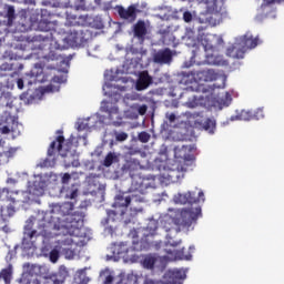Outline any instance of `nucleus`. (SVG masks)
Segmentation results:
<instances>
[{
  "label": "nucleus",
  "instance_id": "obj_62",
  "mask_svg": "<svg viewBox=\"0 0 284 284\" xmlns=\"http://www.w3.org/2000/svg\"><path fill=\"white\" fill-rule=\"evenodd\" d=\"M54 48H55V50H60V49H61V47H59V45H58V47H54Z\"/></svg>",
  "mask_w": 284,
  "mask_h": 284
},
{
  "label": "nucleus",
  "instance_id": "obj_38",
  "mask_svg": "<svg viewBox=\"0 0 284 284\" xmlns=\"http://www.w3.org/2000/svg\"><path fill=\"white\" fill-rule=\"evenodd\" d=\"M3 194L7 195V200L11 201V203H19V201H21V200H16L14 197H12V195H9L10 191L8 189L2 190V192L0 193V199L3 197Z\"/></svg>",
  "mask_w": 284,
  "mask_h": 284
},
{
  "label": "nucleus",
  "instance_id": "obj_14",
  "mask_svg": "<svg viewBox=\"0 0 284 284\" xmlns=\"http://www.w3.org/2000/svg\"><path fill=\"white\" fill-rule=\"evenodd\" d=\"M133 34L135 39L140 41H145V37H148V24H145L144 20H138L133 26Z\"/></svg>",
  "mask_w": 284,
  "mask_h": 284
},
{
  "label": "nucleus",
  "instance_id": "obj_11",
  "mask_svg": "<svg viewBox=\"0 0 284 284\" xmlns=\"http://www.w3.org/2000/svg\"><path fill=\"white\" fill-rule=\"evenodd\" d=\"M276 3H284V0H263L260 10L264 17L276 18Z\"/></svg>",
  "mask_w": 284,
  "mask_h": 284
},
{
  "label": "nucleus",
  "instance_id": "obj_48",
  "mask_svg": "<svg viewBox=\"0 0 284 284\" xmlns=\"http://www.w3.org/2000/svg\"><path fill=\"white\" fill-rule=\"evenodd\" d=\"M67 196H68L69 199H77V196H79V189H73V190H71V191L67 194Z\"/></svg>",
  "mask_w": 284,
  "mask_h": 284
},
{
  "label": "nucleus",
  "instance_id": "obj_24",
  "mask_svg": "<svg viewBox=\"0 0 284 284\" xmlns=\"http://www.w3.org/2000/svg\"><path fill=\"white\" fill-rule=\"evenodd\" d=\"M0 104L3 108H10V109L14 108V97H12V93L3 92L0 95Z\"/></svg>",
  "mask_w": 284,
  "mask_h": 284
},
{
  "label": "nucleus",
  "instance_id": "obj_51",
  "mask_svg": "<svg viewBox=\"0 0 284 284\" xmlns=\"http://www.w3.org/2000/svg\"><path fill=\"white\" fill-rule=\"evenodd\" d=\"M0 132H1V134H10V126L4 125V126L0 128Z\"/></svg>",
  "mask_w": 284,
  "mask_h": 284
},
{
  "label": "nucleus",
  "instance_id": "obj_3",
  "mask_svg": "<svg viewBox=\"0 0 284 284\" xmlns=\"http://www.w3.org/2000/svg\"><path fill=\"white\" fill-rule=\"evenodd\" d=\"M65 26H69L70 29L64 39L70 45L79 48V45L88 43V33L83 31V27L88 26V16H74L72 21L68 18Z\"/></svg>",
  "mask_w": 284,
  "mask_h": 284
},
{
  "label": "nucleus",
  "instance_id": "obj_46",
  "mask_svg": "<svg viewBox=\"0 0 284 284\" xmlns=\"http://www.w3.org/2000/svg\"><path fill=\"white\" fill-rule=\"evenodd\" d=\"M192 19H194L193 16H192V12L185 11L183 13V20L185 21V23L192 22Z\"/></svg>",
  "mask_w": 284,
  "mask_h": 284
},
{
  "label": "nucleus",
  "instance_id": "obj_9",
  "mask_svg": "<svg viewBox=\"0 0 284 284\" xmlns=\"http://www.w3.org/2000/svg\"><path fill=\"white\" fill-rule=\"evenodd\" d=\"M131 179V189L133 192H139V194H145V190L150 187L148 183V179L140 173H135L134 175L130 176Z\"/></svg>",
  "mask_w": 284,
  "mask_h": 284
},
{
  "label": "nucleus",
  "instance_id": "obj_4",
  "mask_svg": "<svg viewBox=\"0 0 284 284\" xmlns=\"http://www.w3.org/2000/svg\"><path fill=\"white\" fill-rule=\"evenodd\" d=\"M31 41L33 43V48H38V50H49L48 55H42V59L59 61L61 58V54L52 51L54 50L52 45H57V41L52 40V33L33 36Z\"/></svg>",
  "mask_w": 284,
  "mask_h": 284
},
{
  "label": "nucleus",
  "instance_id": "obj_10",
  "mask_svg": "<svg viewBox=\"0 0 284 284\" xmlns=\"http://www.w3.org/2000/svg\"><path fill=\"white\" fill-rule=\"evenodd\" d=\"M174 53L170 48L160 49L153 54V61L159 65H170L172 63Z\"/></svg>",
  "mask_w": 284,
  "mask_h": 284
},
{
  "label": "nucleus",
  "instance_id": "obj_16",
  "mask_svg": "<svg viewBox=\"0 0 284 284\" xmlns=\"http://www.w3.org/2000/svg\"><path fill=\"white\" fill-rule=\"evenodd\" d=\"M239 43L241 44V48L244 49V52H247V50H254V48L258 45V38H253L250 34H244L240 38Z\"/></svg>",
  "mask_w": 284,
  "mask_h": 284
},
{
  "label": "nucleus",
  "instance_id": "obj_59",
  "mask_svg": "<svg viewBox=\"0 0 284 284\" xmlns=\"http://www.w3.org/2000/svg\"><path fill=\"white\" fill-rule=\"evenodd\" d=\"M102 108H104V112H109V114H110V109H108V108H105V106H102Z\"/></svg>",
  "mask_w": 284,
  "mask_h": 284
},
{
  "label": "nucleus",
  "instance_id": "obj_18",
  "mask_svg": "<svg viewBox=\"0 0 284 284\" xmlns=\"http://www.w3.org/2000/svg\"><path fill=\"white\" fill-rule=\"evenodd\" d=\"M109 252L112 258H124L125 254L129 252V248L125 244H112L109 247Z\"/></svg>",
  "mask_w": 284,
  "mask_h": 284
},
{
  "label": "nucleus",
  "instance_id": "obj_61",
  "mask_svg": "<svg viewBox=\"0 0 284 284\" xmlns=\"http://www.w3.org/2000/svg\"><path fill=\"white\" fill-rule=\"evenodd\" d=\"M8 116H9V119H12V115H10V113H8L7 119H8Z\"/></svg>",
  "mask_w": 284,
  "mask_h": 284
},
{
  "label": "nucleus",
  "instance_id": "obj_22",
  "mask_svg": "<svg viewBox=\"0 0 284 284\" xmlns=\"http://www.w3.org/2000/svg\"><path fill=\"white\" fill-rule=\"evenodd\" d=\"M195 20L200 23H204L205 26H216V19L212 17V12L206 11L204 13H200Z\"/></svg>",
  "mask_w": 284,
  "mask_h": 284
},
{
  "label": "nucleus",
  "instance_id": "obj_28",
  "mask_svg": "<svg viewBox=\"0 0 284 284\" xmlns=\"http://www.w3.org/2000/svg\"><path fill=\"white\" fill-rule=\"evenodd\" d=\"M0 278H2V281H4L6 284L12 283V266L3 268L0 272Z\"/></svg>",
  "mask_w": 284,
  "mask_h": 284
},
{
  "label": "nucleus",
  "instance_id": "obj_12",
  "mask_svg": "<svg viewBox=\"0 0 284 284\" xmlns=\"http://www.w3.org/2000/svg\"><path fill=\"white\" fill-rule=\"evenodd\" d=\"M134 205V203H143V197H138L136 195L132 194L131 196H124L119 194L115 196L114 207H128L130 205Z\"/></svg>",
  "mask_w": 284,
  "mask_h": 284
},
{
  "label": "nucleus",
  "instance_id": "obj_41",
  "mask_svg": "<svg viewBox=\"0 0 284 284\" xmlns=\"http://www.w3.org/2000/svg\"><path fill=\"white\" fill-rule=\"evenodd\" d=\"M24 236H26V239H29V241H32V239H34V236H37V230H31V229L26 227Z\"/></svg>",
  "mask_w": 284,
  "mask_h": 284
},
{
  "label": "nucleus",
  "instance_id": "obj_36",
  "mask_svg": "<svg viewBox=\"0 0 284 284\" xmlns=\"http://www.w3.org/2000/svg\"><path fill=\"white\" fill-rule=\"evenodd\" d=\"M51 281L53 284H62L65 283V276H63L61 273H57L51 275Z\"/></svg>",
  "mask_w": 284,
  "mask_h": 284
},
{
  "label": "nucleus",
  "instance_id": "obj_57",
  "mask_svg": "<svg viewBox=\"0 0 284 284\" xmlns=\"http://www.w3.org/2000/svg\"><path fill=\"white\" fill-rule=\"evenodd\" d=\"M64 250H67V252H65V254H74L73 252H72V250H70V248H64Z\"/></svg>",
  "mask_w": 284,
  "mask_h": 284
},
{
  "label": "nucleus",
  "instance_id": "obj_19",
  "mask_svg": "<svg viewBox=\"0 0 284 284\" xmlns=\"http://www.w3.org/2000/svg\"><path fill=\"white\" fill-rule=\"evenodd\" d=\"M150 85H152V77H150V73H148V71L141 72L135 84L136 90H148Z\"/></svg>",
  "mask_w": 284,
  "mask_h": 284
},
{
  "label": "nucleus",
  "instance_id": "obj_53",
  "mask_svg": "<svg viewBox=\"0 0 284 284\" xmlns=\"http://www.w3.org/2000/svg\"><path fill=\"white\" fill-rule=\"evenodd\" d=\"M17 85H18L19 90H23V79H18Z\"/></svg>",
  "mask_w": 284,
  "mask_h": 284
},
{
  "label": "nucleus",
  "instance_id": "obj_45",
  "mask_svg": "<svg viewBox=\"0 0 284 284\" xmlns=\"http://www.w3.org/2000/svg\"><path fill=\"white\" fill-rule=\"evenodd\" d=\"M124 284H139L136 276L134 275H128V277L124 280Z\"/></svg>",
  "mask_w": 284,
  "mask_h": 284
},
{
  "label": "nucleus",
  "instance_id": "obj_55",
  "mask_svg": "<svg viewBox=\"0 0 284 284\" xmlns=\"http://www.w3.org/2000/svg\"><path fill=\"white\" fill-rule=\"evenodd\" d=\"M32 284H44V283H43L42 281L36 278V280H33V283H32Z\"/></svg>",
  "mask_w": 284,
  "mask_h": 284
},
{
  "label": "nucleus",
  "instance_id": "obj_39",
  "mask_svg": "<svg viewBox=\"0 0 284 284\" xmlns=\"http://www.w3.org/2000/svg\"><path fill=\"white\" fill-rule=\"evenodd\" d=\"M53 6L55 8H70V0H55Z\"/></svg>",
  "mask_w": 284,
  "mask_h": 284
},
{
  "label": "nucleus",
  "instance_id": "obj_44",
  "mask_svg": "<svg viewBox=\"0 0 284 284\" xmlns=\"http://www.w3.org/2000/svg\"><path fill=\"white\" fill-rule=\"evenodd\" d=\"M115 141H128V133L125 132H120V133H115Z\"/></svg>",
  "mask_w": 284,
  "mask_h": 284
},
{
  "label": "nucleus",
  "instance_id": "obj_35",
  "mask_svg": "<svg viewBox=\"0 0 284 284\" xmlns=\"http://www.w3.org/2000/svg\"><path fill=\"white\" fill-rule=\"evenodd\" d=\"M253 120L261 121V119H265V111H263V108H258L254 111H252Z\"/></svg>",
  "mask_w": 284,
  "mask_h": 284
},
{
  "label": "nucleus",
  "instance_id": "obj_5",
  "mask_svg": "<svg viewBox=\"0 0 284 284\" xmlns=\"http://www.w3.org/2000/svg\"><path fill=\"white\" fill-rule=\"evenodd\" d=\"M190 75L195 81V83H209L212 81H219L221 79L222 85L214 84V88H225V78L221 73L216 72L214 69H205L202 71H191Z\"/></svg>",
  "mask_w": 284,
  "mask_h": 284
},
{
  "label": "nucleus",
  "instance_id": "obj_52",
  "mask_svg": "<svg viewBox=\"0 0 284 284\" xmlns=\"http://www.w3.org/2000/svg\"><path fill=\"white\" fill-rule=\"evenodd\" d=\"M114 283V276L108 275L104 280V284H112Z\"/></svg>",
  "mask_w": 284,
  "mask_h": 284
},
{
  "label": "nucleus",
  "instance_id": "obj_47",
  "mask_svg": "<svg viewBox=\"0 0 284 284\" xmlns=\"http://www.w3.org/2000/svg\"><path fill=\"white\" fill-rule=\"evenodd\" d=\"M71 179H72V175H70V173H64L62 175L61 183H63V185H65V184L70 183Z\"/></svg>",
  "mask_w": 284,
  "mask_h": 284
},
{
  "label": "nucleus",
  "instance_id": "obj_7",
  "mask_svg": "<svg viewBox=\"0 0 284 284\" xmlns=\"http://www.w3.org/2000/svg\"><path fill=\"white\" fill-rule=\"evenodd\" d=\"M142 170L141 161L134 158L126 159L121 166L122 174H129V176H134V174H139Z\"/></svg>",
  "mask_w": 284,
  "mask_h": 284
},
{
  "label": "nucleus",
  "instance_id": "obj_8",
  "mask_svg": "<svg viewBox=\"0 0 284 284\" xmlns=\"http://www.w3.org/2000/svg\"><path fill=\"white\" fill-rule=\"evenodd\" d=\"M141 10H139V4H131L126 9L119 6L118 14L120 19H124V21H129V23H134L136 21V14H139Z\"/></svg>",
  "mask_w": 284,
  "mask_h": 284
},
{
  "label": "nucleus",
  "instance_id": "obj_58",
  "mask_svg": "<svg viewBox=\"0 0 284 284\" xmlns=\"http://www.w3.org/2000/svg\"><path fill=\"white\" fill-rule=\"evenodd\" d=\"M141 151L136 150V151H130V154H139Z\"/></svg>",
  "mask_w": 284,
  "mask_h": 284
},
{
  "label": "nucleus",
  "instance_id": "obj_33",
  "mask_svg": "<svg viewBox=\"0 0 284 284\" xmlns=\"http://www.w3.org/2000/svg\"><path fill=\"white\" fill-rule=\"evenodd\" d=\"M47 10L41 11V18L39 20L40 28H44L45 31L50 30V23H52V21L43 18V14H47Z\"/></svg>",
  "mask_w": 284,
  "mask_h": 284
},
{
  "label": "nucleus",
  "instance_id": "obj_29",
  "mask_svg": "<svg viewBox=\"0 0 284 284\" xmlns=\"http://www.w3.org/2000/svg\"><path fill=\"white\" fill-rule=\"evenodd\" d=\"M14 212H16V210H14V206H12V205H9L6 207L2 206L0 209V216H1V219H8L10 216H14Z\"/></svg>",
  "mask_w": 284,
  "mask_h": 284
},
{
  "label": "nucleus",
  "instance_id": "obj_64",
  "mask_svg": "<svg viewBox=\"0 0 284 284\" xmlns=\"http://www.w3.org/2000/svg\"><path fill=\"white\" fill-rule=\"evenodd\" d=\"M65 150H67V152H68V151L70 150V146H68Z\"/></svg>",
  "mask_w": 284,
  "mask_h": 284
},
{
  "label": "nucleus",
  "instance_id": "obj_26",
  "mask_svg": "<svg viewBox=\"0 0 284 284\" xmlns=\"http://www.w3.org/2000/svg\"><path fill=\"white\" fill-rule=\"evenodd\" d=\"M113 163H119V155H116L114 152H109L105 155L102 165L104 168H111Z\"/></svg>",
  "mask_w": 284,
  "mask_h": 284
},
{
  "label": "nucleus",
  "instance_id": "obj_50",
  "mask_svg": "<svg viewBox=\"0 0 284 284\" xmlns=\"http://www.w3.org/2000/svg\"><path fill=\"white\" fill-rule=\"evenodd\" d=\"M166 119H169L170 123H174L176 121V114L166 113Z\"/></svg>",
  "mask_w": 284,
  "mask_h": 284
},
{
  "label": "nucleus",
  "instance_id": "obj_2",
  "mask_svg": "<svg viewBox=\"0 0 284 284\" xmlns=\"http://www.w3.org/2000/svg\"><path fill=\"white\" fill-rule=\"evenodd\" d=\"M73 210L74 204L70 202L53 204L50 217L42 224L45 234L54 232L55 236H65L59 243L60 245H67V247L74 243L72 236H77L79 230L83 227V215L72 213Z\"/></svg>",
  "mask_w": 284,
  "mask_h": 284
},
{
  "label": "nucleus",
  "instance_id": "obj_32",
  "mask_svg": "<svg viewBox=\"0 0 284 284\" xmlns=\"http://www.w3.org/2000/svg\"><path fill=\"white\" fill-rule=\"evenodd\" d=\"M237 119H239L240 121H252V120H253L252 111H250V110H242V111L237 114Z\"/></svg>",
  "mask_w": 284,
  "mask_h": 284
},
{
  "label": "nucleus",
  "instance_id": "obj_1",
  "mask_svg": "<svg viewBox=\"0 0 284 284\" xmlns=\"http://www.w3.org/2000/svg\"><path fill=\"white\" fill-rule=\"evenodd\" d=\"M178 202L182 205H195L181 210V220H176L172 216H165L159 222L151 221L149 222L146 230L154 236L156 232H165V239L168 245L171 247H179L182 241L176 240V236L181 233L182 227H192V223H196L199 216H201V206L199 203L205 202V193L203 191H189L187 193H180L176 197ZM166 248V255L164 258L166 261H190L192 255L185 254V248L176 250V248Z\"/></svg>",
  "mask_w": 284,
  "mask_h": 284
},
{
  "label": "nucleus",
  "instance_id": "obj_40",
  "mask_svg": "<svg viewBox=\"0 0 284 284\" xmlns=\"http://www.w3.org/2000/svg\"><path fill=\"white\" fill-rule=\"evenodd\" d=\"M138 139L141 143H148L150 141V133L142 131L139 133Z\"/></svg>",
  "mask_w": 284,
  "mask_h": 284
},
{
  "label": "nucleus",
  "instance_id": "obj_34",
  "mask_svg": "<svg viewBox=\"0 0 284 284\" xmlns=\"http://www.w3.org/2000/svg\"><path fill=\"white\" fill-rule=\"evenodd\" d=\"M7 19H8V26H12V23H14V19H17V14L14 13V7L12 6L8 7Z\"/></svg>",
  "mask_w": 284,
  "mask_h": 284
},
{
  "label": "nucleus",
  "instance_id": "obj_37",
  "mask_svg": "<svg viewBox=\"0 0 284 284\" xmlns=\"http://www.w3.org/2000/svg\"><path fill=\"white\" fill-rule=\"evenodd\" d=\"M112 1L113 0H95V3L104 8V10H110V8H112Z\"/></svg>",
  "mask_w": 284,
  "mask_h": 284
},
{
  "label": "nucleus",
  "instance_id": "obj_6",
  "mask_svg": "<svg viewBox=\"0 0 284 284\" xmlns=\"http://www.w3.org/2000/svg\"><path fill=\"white\" fill-rule=\"evenodd\" d=\"M204 53L201 52V49L193 50V55L191 57V63H203L206 61V63H211L213 65L221 64V61L216 60L214 58V52H216V48L212 44H203Z\"/></svg>",
  "mask_w": 284,
  "mask_h": 284
},
{
  "label": "nucleus",
  "instance_id": "obj_20",
  "mask_svg": "<svg viewBox=\"0 0 284 284\" xmlns=\"http://www.w3.org/2000/svg\"><path fill=\"white\" fill-rule=\"evenodd\" d=\"M185 271L183 270H173L166 274V282L164 284H181L179 281H184Z\"/></svg>",
  "mask_w": 284,
  "mask_h": 284
},
{
  "label": "nucleus",
  "instance_id": "obj_43",
  "mask_svg": "<svg viewBox=\"0 0 284 284\" xmlns=\"http://www.w3.org/2000/svg\"><path fill=\"white\" fill-rule=\"evenodd\" d=\"M14 152H17V149H9L8 151H4V152H0V159L1 156H6V159H10V156H13L14 155Z\"/></svg>",
  "mask_w": 284,
  "mask_h": 284
},
{
  "label": "nucleus",
  "instance_id": "obj_13",
  "mask_svg": "<svg viewBox=\"0 0 284 284\" xmlns=\"http://www.w3.org/2000/svg\"><path fill=\"white\" fill-rule=\"evenodd\" d=\"M192 150H194L192 145L175 146L174 156L175 159H182L183 161H192Z\"/></svg>",
  "mask_w": 284,
  "mask_h": 284
},
{
  "label": "nucleus",
  "instance_id": "obj_54",
  "mask_svg": "<svg viewBox=\"0 0 284 284\" xmlns=\"http://www.w3.org/2000/svg\"><path fill=\"white\" fill-rule=\"evenodd\" d=\"M71 165L73 168H79L81 164L79 163V161H73V162H71Z\"/></svg>",
  "mask_w": 284,
  "mask_h": 284
},
{
  "label": "nucleus",
  "instance_id": "obj_30",
  "mask_svg": "<svg viewBox=\"0 0 284 284\" xmlns=\"http://www.w3.org/2000/svg\"><path fill=\"white\" fill-rule=\"evenodd\" d=\"M155 263H156V257L152 255H148L143 260V267H145L146 270H154Z\"/></svg>",
  "mask_w": 284,
  "mask_h": 284
},
{
  "label": "nucleus",
  "instance_id": "obj_21",
  "mask_svg": "<svg viewBox=\"0 0 284 284\" xmlns=\"http://www.w3.org/2000/svg\"><path fill=\"white\" fill-rule=\"evenodd\" d=\"M63 143H65V138L59 135L55 141L51 142L48 149V156H54L57 152H61L63 150Z\"/></svg>",
  "mask_w": 284,
  "mask_h": 284
},
{
  "label": "nucleus",
  "instance_id": "obj_17",
  "mask_svg": "<svg viewBox=\"0 0 284 284\" xmlns=\"http://www.w3.org/2000/svg\"><path fill=\"white\" fill-rule=\"evenodd\" d=\"M116 221V212L109 210L106 211V217H104L101 221V224L103 227H105V232L112 236L114 234V226H112L110 223H114Z\"/></svg>",
  "mask_w": 284,
  "mask_h": 284
},
{
  "label": "nucleus",
  "instance_id": "obj_49",
  "mask_svg": "<svg viewBox=\"0 0 284 284\" xmlns=\"http://www.w3.org/2000/svg\"><path fill=\"white\" fill-rule=\"evenodd\" d=\"M138 112L141 116L145 115V113L148 112V105L142 104V105L138 106Z\"/></svg>",
  "mask_w": 284,
  "mask_h": 284
},
{
  "label": "nucleus",
  "instance_id": "obj_23",
  "mask_svg": "<svg viewBox=\"0 0 284 284\" xmlns=\"http://www.w3.org/2000/svg\"><path fill=\"white\" fill-rule=\"evenodd\" d=\"M43 74V68H41L39 64H36V67L30 71V73L27 74L30 80H28V85H32L33 83H37L39 77Z\"/></svg>",
  "mask_w": 284,
  "mask_h": 284
},
{
  "label": "nucleus",
  "instance_id": "obj_31",
  "mask_svg": "<svg viewBox=\"0 0 284 284\" xmlns=\"http://www.w3.org/2000/svg\"><path fill=\"white\" fill-rule=\"evenodd\" d=\"M203 129L209 133V134H214V130L216 129V124L214 121L211 119H206L203 124Z\"/></svg>",
  "mask_w": 284,
  "mask_h": 284
},
{
  "label": "nucleus",
  "instance_id": "obj_56",
  "mask_svg": "<svg viewBox=\"0 0 284 284\" xmlns=\"http://www.w3.org/2000/svg\"><path fill=\"white\" fill-rule=\"evenodd\" d=\"M133 250H141V247H139V242L133 243Z\"/></svg>",
  "mask_w": 284,
  "mask_h": 284
},
{
  "label": "nucleus",
  "instance_id": "obj_60",
  "mask_svg": "<svg viewBox=\"0 0 284 284\" xmlns=\"http://www.w3.org/2000/svg\"><path fill=\"white\" fill-rule=\"evenodd\" d=\"M113 125H121V123H119V122H113Z\"/></svg>",
  "mask_w": 284,
  "mask_h": 284
},
{
  "label": "nucleus",
  "instance_id": "obj_25",
  "mask_svg": "<svg viewBox=\"0 0 284 284\" xmlns=\"http://www.w3.org/2000/svg\"><path fill=\"white\" fill-rule=\"evenodd\" d=\"M29 192L33 194V196H43L45 189L43 187V182H33V185L30 186Z\"/></svg>",
  "mask_w": 284,
  "mask_h": 284
},
{
  "label": "nucleus",
  "instance_id": "obj_15",
  "mask_svg": "<svg viewBox=\"0 0 284 284\" xmlns=\"http://www.w3.org/2000/svg\"><path fill=\"white\" fill-rule=\"evenodd\" d=\"M245 49L241 47V42L237 41L227 48L226 57H230L231 59H243L245 57Z\"/></svg>",
  "mask_w": 284,
  "mask_h": 284
},
{
  "label": "nucleus",
  "instance_id": "obj_42",
  "mask_svg": "<svg viewBox=\"0 0 284 284\" xmlns=\"http://www.w3.org/2000/svg\"><path fill=\"white\" fill-rule=\"evenodd\" d=\"M49 258H50L51 263H57V261H59V250L53 248V250L49 253Z\"/></svg>",
  "mask_w": 284,
  "mask_h": 284
},
{
  "label": "nucleus",
  "instance_id": "obj_27",
  "mask_svg": "<svg viewBox=\"0 0 284 284\" xmlns=\"http://www.w3.org/2000/svg\"><path fill=\"white\" fill-rule=\"evenodd\" d=\"M206 10L207 12H211V14H219V12H221V6L219 4V0H207Z\"/></svg>",
  "mask_w": 284,
  "mask_h": 284
},
{
  "label": "nucleus",
  "instance_id": "obj_63",
  "mask_svg": "<svg viewBox=\"0 0 284 284\" xmlns=\"http://www.w3.org/2000/svg\"><path fill=\"white\" fill-rule=\"evenodd\" d=\"M128 223H130V221H125V225H128Z\"/></svg>",
  "mask_w": 284,
  "mask_h": 284
}]
</instances>
